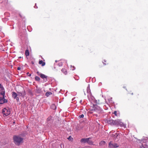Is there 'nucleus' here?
<instances>
[{
	"mask_svg": "<svg viewBox=\"0 0 148 148\" xmlns=\"http://www.w3.org/2000/svg\"><path fill=\"white\" fill-rule=\"evenodd\" d=\"M5 91L3 86L0 84V104L7 103V100L4 99Z\"/></svg>",
	"mask_w": 148,
	"mask_h": 148,
	"instance_id": "f257e3e1",
	"label": "nucleus"
},
{
	"mask_svg": "<svg viewBox=\"0 0 148 148\" xmlns=\"http://www.w3.org/2000/svg\"><path fill=\"white\" fill-rule=\"evenodd\" d=\"M13 139L14 142L17 145H19L21 143L23 142V138L19 136H14Z\"/></svg>",
	"mask_w": 148,
	"mask_h": 148,
	"instance_id": "f03ea898",
	"label": "nucleus"
},
{
	"mask_svg": "<svg viewBox=\"0 0 148 148\" xmlns=\"http://www.w3.org/2000/svg\"><path fill=\"white\" fill-rule=\"evenodd\" d=\"M90 138H83L80 140V142L82 143H87L89 145H94L93 143V141L91 140Z\"/></svg>",
	"mask_w": 148,
	"mask_h": 148,
	"instance_id": "7ed1b4c3",
	"label": "nucleus"
},
{
	"mask_svg": "<svg viewBox=\"0 0 148 148\" xmlns=\"http://www.w3.org/2000/svg\"><path fill=\"white\" fill-rule=\"evenodd\" d=\"M2 113L4 117H6L10 114V111L8 108L6 107L3 109Z\"/></svg>",
	"mask_w": 148,
	"mask_h": 148,
	"instance_id": "20e7f679",
	"label": "nucleus"
},
{
	"mask_svg": "<svg viewBox=\"0 0 148 148\" xmlns=\"http://www.w3.org/2000/svg\"><path fill=\"white\" fill-rule=\"evenodd\" d=\"M94 110L97 112L99 113H101L102 111V110L100 108L96 105L94 106Z\"/></svg>",
	"mask_w": 148,
	"mask_h": 148,
	"instance_id": "39448f33",
	"label": "nucleus"
},
{
	"mask_svg": "<svg viewBox=\"0 0 148 148\" xmlns=\"http://www.w3.org/2000/svg\"><path fill=\"white\" fill-rule=\"evenodd\" d=\"M109 146L110 148H116L118 147V145L116 143H113L110 142L109 143Z\"/></svg>",
	"mask_w": 148,
	"mask_h": 148,
	"instance_id": "423d86ee",
	"label": "nucleus"
},
{
	"mask_svg": "<svg viewBox=\"0 0 148 148\" xmlns=\"http://www.w3.org/2000/svg\"><path fill=\"white\" fill-rule=\"evenodd\" d=\"M114 125H121L123 124V123L121 121V120L120 119H117L114 120Z\"/></svg>",
	"mask_w": 148,
	"mask_h": 148,
	"instance_id": "0eeeda50",
	"label": "nucleus"
},
{
	"mask_svg": "<svg viewBox=\"0 0 148 148\" xmlns=\"http://www.w3.org/2000/svg\"><path fill=\"white\" fill-rule=\"evenodd\" d=\"M107 123L111 125H114V120L110 119L107 121Z\"/></svg>",
	"mask_w": 148,
	"mask_h": 148,
	"instance_id": "6e6552de",
	"label": "nucleus"
},
{
	"mask_svg": "<svg viewBox=\"0 0 148 148\" xmlns=\"http://www.w3.org/2000/svg\"><path fill=\"white\" fill-rule=\"evenodd\" d=\"M61 71L65 75H66L67 73V71L66 69L65 68L62 69L61 70Z\"/></svg>",
	"mask_w": 148,
	"mask_h": 148,
	"instance_id": "1a4fd4ad",
	"label": "nucleus"
},
{
	"mask_svg": "<svg viewBox=\"0 0 148 148\" xmlns=\"http://www.w3.org/2000/svg\"><path fill=\"white\" fill-rule=\"evenodd\" d=\"M40 77L42 79H45L46 80H47V76L45 75L44 74H42L40 76Z\"/></svg>",
	"mask_w": 148,
	"mask_h": 148,
	"instance_id": "9d476101",
	"label": "nucleus"
},
{
	"mask_svg": "<svg viewBox=\"0 0 148 148\" xmlns=\"http://www.w3.org/2000/svg\"><path fill=\"white\" fill-rule=\"evenodd\" d=\"M106 142L104 141H101L99 143V145L100 146H103L105 145Z\"/></svg>",
	"mask_w": 148,
	"mask_h": 148,
	"instance_id": "9b49d317",
	"label": "nucleus"
},
{
	"mask_svg": "<svg viewBox=\"0 0 148 148\" xmlns=\"http://www.w3.org/2000/svg\"><path fill=\"white\" fill-rule=\"evenodd\" d=\"M39 64H41L42 66H43L45 65V63L42 60H40L39 62Z\"/></svg>",
	"mask_w": 148,
	"mask_h": 148,
	"instance_id": "f8f14e48",
	"label": "nucleus"
},
{
	"mask_svg": "<svg viewBox=\"0 0 148 148\" xmlns=\"http://www.w3.org/2000/svg\"><path fill=\"white\" fill-rule=\"evenodd\" d=\"M12 96L14 98V99H15V98L17 97V95L16 93L14 92H12Z\"/></svg>",
	"mask_w": 148,
	"mask_h": 148,
	"instance_id": "ddd939ff",
	"label": "nucleus"
},
{
	"mask_svg": "<svg viewBox=\"0 0 148 148\" xmlns=\"http://www.w3.org/2000/svg\"><path fill=\"white\" fill-rule=\"evenodd\" d=\"M87 92L88 94V97L89 95L90 96L91 95V94L89 88H87Z\"/></svg>",
	"mask_w": 148,
	"mask_h": 148,
	"instance_id": "4468645a",
	"label": "nucleus"
},
{
	"mask_svg": "<svg viewBox=\"0 0 148 148\" xmlns=\"http://www.w3.org/2000/svg\"><path fill=\"white\" fill-rule=\"evenodd\" d=\"M51 107L52 109L53 110L56 109V105L54 104H51Z\"/></svg>",
	"mask_w": 148,
	"mask_h": 148,
	"instance_id": "2eb2a0df",
	"label": "nucleus"
},
{
	"mask_svg": "<svg viewBox=\"0 0 148 148\" xmlns=\"http://www.w3.org/2000/svg\"><path fill=\"white\" fill-rule=\"evenodd\" d=\"M29 51L27 49L25 51V55L27 56L29 55Z\"/></svg>",
	"mask_w": 148,
	"mask_h": 148,
	"instance_id": "dca6fc26",
	"label": "nucleus"
},
{
	"mask_svg": "<svg viewBox=\"0 0 148 148\" xmlns=\"http://www.w3.org/2000/svg\"><path fill=\"white\" fill-rule=\"evenodd\" d=\"M52 95V93L51 92H47L45 94V95L47 97L49 96L50 95Z\"/></svg>",
	"mask_w": 148,
	"mask_h": 148,
	"instance_id": "f3484780",
	"label": "nucleus"
},
{
	"mask_svg": "<svg viewBox=\"0 0 148 148\" xmlns=\"http://www.w3.org/2000/svg\"><path fill=\"white\" fill-rule=\"evenodd\" d=\"M36 92L38 93H40L41 92V90L40 88H37L36 89Z\"/></svg>",
	"mask_w": 148,
	"mask_h": 148,
	"instance_id": "a211bd4d",
	"label": "nucleus"
},
{
	"mask_svg": "<svg viewBox=\"0 0 148 148\" xmlns=\"http://www.w3.org/2000/svg\"><path fill=\"white\" fill-rule=\"evenodd\" d=\"M35 79L37 81H40V79L38 77L36 76L35 77Z\"/></svg>",
	"mask_w": 148,
	"mask_h": 148,
	"instance_id": "6ab92c4d",
	"label": "nucleus"
},
{
	"mask_svg": "<svg viewBox=\"0 0 148 148\" xmlns=\"http://www.w3.org/2000/svg\"><path fill=\"white\" fill-rule=\"evenodd\" d=\"M51 119V116H49L47 119V121H50Z\"/></svg>",
	"mask_w": 148,
	"mask_h": 148,
	"instance_id": "aec40b11",
	"label": "nucleus"
},
{
	"mask_svg": "<svg viewBox=\"0 0 148 148\" xmlns=\"http://www.w3.org/2000/svg\"><path fill=\"white\" fill-rule=\"evenodd\" d=\"M20 95L22 96L23 97L25 95V92L24 91V93L22 94V93H19Z\"/></svg>",
	"mask_w": 148,
	"mask_h": 148,
	"instance_id": "412c9836",
	"label": "nucleus"
},
{
	"mask_svg": "<svg viewBox=\"0 0 148 148\" xmlns=\"http://www.w3.org/2000/svg\"><path fill=\"white\" fill-rule=\"evenodd\" d=\"M63 64L61 62H60L58 63V65L59 66H62V65Z\"/></svg>",
	"mask_w": 148,
	"mask_h": 148,
	"instance_id": "4be33fe9",
	"label": "nucleus"
},
{
	"mask_svg": "<svg viewBox=\"0 0 148 148\" xmlns=\"http://www.w3.org/2000/svg\"><path fill=\"white\" fill-rule=\"evenodd\" d=\"M103 64L105 65H106L107 64V63H106V61L105 60H103Z\"/></svg>",
	"mask_w": 148,
	"mask_h": 148,
	"instance_id": "5701e85b",
	"label": "nucleus"
},
{
	"mask_svg": "<svg viewBox=\"0 0 148 148\" xmlns=\"http://www.w3.org/2000/svg\"><path fill=\"white\" fill-rule=\"evenodd\" d=\"M84 117V115L83 114H82L80 115H79V117L80 118H83Z\"/></svg>",
	"mask_w": 148,
	"mask_h": 148,
	"instance_id": "b1692460",
	"label": "nucleus"
},
{
	"mask_svg": "<svg viewBox=\"0 0 148 148\" xmlns=\"http://www.w3.org/2000/svg\"><path fill=\"white\" fill-rule=\"evenodd\" d=\"M36 73H37V74H38V75L39 76H40V75L42 74V73H41L38 71H37Z\"/></svg>",
	"mask_w": 148,
	"mask_h": 148,
	"instance_id": "393cba45",
	"label": "nucleus"
},
{
	"mask_svg": "<svg viewBox=\"0 0 148 148\" xmlns=\"http://www.w3.org/2000/svg\"><path fill=\"white\" fill-rule=\"evenodd\" d=\"M114 113V114H115V116H117L116 111H114V113Z\"/></svg>",
	"mask_w": 148,
	"mask_h": 148,
	"instance_id": "a878e982",
	"label": "nucleus"
},
{
	"mask_svg": "<svg viewBox=\"0 0 148 148\" xmlns=\"http://www.w3.org/2000/svg\"><path fill=\"white\" fill-rule=\"evenodd\" d=\"M27 75H28V76H30L31 75V74H29L28 72L27 73Z\"/></svg>",
	"mask_w": 148,
	"mask_h": 148,
	"instance_id": "bb28decb",
	"label": "nucleus"
},
{
	"mask_svg": "<svg viewBox=\"0 0 148 148\" xmlns=\"http://www.w3.org/2000/svg\"><path fill=\"white\" fill-rule=\"evenodd\" d=\"M15 99H16L17 101H19V99L18 97H16V98H15Z\"/></svg>",
	"mask_w": 148,
	"mask_h": 148,
	"instance_id": "cd10ccee",
	"label": "nucleus"
},
{
	"mask_svg": "<svg viewBox=\"0 0 148 148\" xmlns=\"http://www.w3.org/2000/svg\"><path fill=\"white\" fill-rule=\"evenodd\" d=\"M72 137L71 136H70L69 137V138H68V139H72Z\"/></svg>",
	"mask_w": 148,
	"mask_h": 148,
	"instance_id": "c85d7f7f",
	"label": "nucleus"
},
{
	"mask_svg": "<svg viewBox=\"0 0 148 148\" xmlns=\"http://www.w3.org/2000/svg\"><path fill=\"white\" fill-rule=\"evenodd\" d=\"M75 69V67L74 66H73V69H72V70H74Z\"/></svg>",
	"mask_w": 148,
	"mask_h": 148,
	"instance_id": "c756f323",
	"label": "nucleus"
},
{
	"mask_svg": "<svg viewBox=\"0 0 148 148\" xmlns=\"http://www.w3.org/2000/svg\"><path fill=\"white\" fill-rule=\"evenodd\" d=\"M21 69V68L20 67H18L17 68V70H20Z\"/></svg>",
	"mask_w": 148,
	"mask_h": 148,
	"instance_id": "7c9ffc66",
	"label": "nucleus"
},
{
	"mask_svg": "<svg viewBox=\"0 0 148 148\" xmlns=\"http://www.w3.org/2000/svg\"><path fill=\"white\" fill-rule=\"evenodd\" d=\"M82 100H80V103H82Z\"/></svg>",
	"mask_w": 148,
	"mask_h": 148,
	"instance_id": "2f4dec72",
	"label": "nucleus"
},
{
	"mask_svg": "<svg viewBox=\"0 0 148 148\" xmlns=\"http://www.w3.org/2000/svg\"><path fill=\"white\" fill-rule=\"evenodd\" d=\"M102 103L101 102V103H98V104H101Z\"/></svg>",
	"mask_w": 148,
	"mask_h": 148,
	"instance_id": "473e14b6",
	"label": "nucleus"
},
{
	"mask_svg": "<svg viewBox=\"0 0 148 148\" xmlns=\"http://www.w3.org/2000/svg\"><path fill=\"white\" fill-rule=\"evenodd\" d=\"M131 94L132 95H133V93H132Z\"/></svg>",
	"mask_w": 148,
	"mask_h": 148,
	"instance_id": "72a5a7b5",
	"label": "nucleus"
},
{
	"mask_svg": "<svg viewBox=\"0 0 148 148\" xmlns=\"http://www.w3.org/2000/svg\"><path fill=\"white\" fill-rule=\"evenodd\" d=\"M21 58V57H19V58Z\"/></svg>",
	"mask_w": 148,
	"mask_h": 148,
	"instance_id": "f704fd0d",
	"label": "nucleus"
}]
</instances>
